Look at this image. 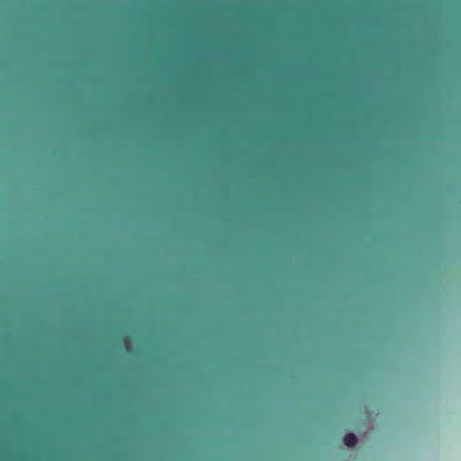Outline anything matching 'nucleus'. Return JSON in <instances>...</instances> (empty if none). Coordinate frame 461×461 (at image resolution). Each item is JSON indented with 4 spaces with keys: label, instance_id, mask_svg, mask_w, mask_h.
<instances>
[{
    "label": "nucleus",
    "instance_id": "f257e3e1",
    "mask_svg": "<svg viewBox=\"0 0 461 461\" xmlns=\"http://www.w3.org/2000/svg\"><path fill=\"white\" fill-rule=\"evenodd\" d=\"M357 443V438L353 433H348L344 437V444L348 447H354Z\"/></svg>",
    "mask_w": 461,
    "mask_h": 461
}]
</instances>
